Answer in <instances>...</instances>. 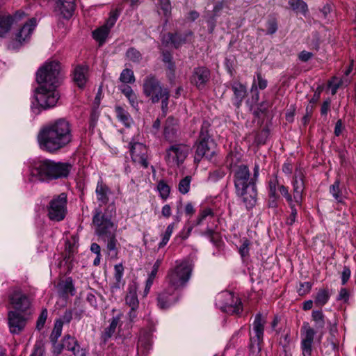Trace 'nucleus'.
I'll return each mask as SVG.
<instances>
[{"instance_id": "nucleus-24", "label": "nucleus", "mask_w": 356, "mask_h": 356, "mask_svg": "<svg viewBox=\"0 0 356 356\" xmlns=\"http://www.w3.org/2000/svg\"><path fill=\"white\" fill-rule=\"evenodd\" d=\"M175 291L168 286V289L164 290L159 294L157 302L159 308L162 309H167L177 302V298L175 294Z\"/></svg>"}, {"instance_id": "nucleus-37", "label": "nucleus", "mask_w": 356, "mask_h": 356, "mask_svg": "<svg viewBox=\"0 0 356 356\" xmlns=\"http://www.w3.org/2000/svg\"><path fill=\"white\" fill-rule=\"evenodd\" d=\"M339 186L340 181L339 180L337 179L334 184L330 186V193L332 194L335 200H337L338 202H342L343 200V195Z\"/></svg>"}, {"instance_id": "nucleus-26", "label": "nucleus", "mask_w": 356, "mask_h": 356, "mask_svg": "<svg viewBox=\"0 0 356 356\" xmlns=\"http://www.w3.org/2000/svg\"><path fill=\"white\" fill-rule=\"evenodd\" d=\"M37 25V20L35 18L30 19L26 22L24 26L21 28L19 32L16 35L17 40L22 43L28 40L31 35L32 34L35 27Z\"/></svg>"}, {"instance_id": "nucleus-16", "label": "nucleus", "mask_w": 356, "mask_h": 356, "mask_svg": "<svg viewBox=\"0 0 356 356\" xmlns=\"http://www.w3.org/2000/svg\"><path fill=\"white\" fill-rule=\"evenodd\" d=\"M266 324V318L259 313L254 316L252 323V329L254 332V337L250 338V348H257L260 350V343L263 341L264 325Z\"/></svg>"}, {"instance_id": "nucleus-7", "label": "nucleus", "mask_w": 356, "mask_h": 356, "mask_svg": "<svg viewBox=\"0 0 356 356\" xmlns=\"http://www.w3.org/2000/svg\"><path fill=\"white\" fill-rule=\"evenodd\" d=\"M56 88H51L47 86H40L35 90L34 97L37 104L33 103L32 111L38 115L41 110H46L56 106L58 99Z\"/></svg>"}, {"instance_id": "nucleus-36", "label": "nucleus", "mask_w": 356, "mask_h": 356, "mask_svg": "<svg viewBox=\"0 0 356 356\" xmlns=\"http://www.w3.org/2000/svg\"><path fill=\"white\" fill-rule=\"evenodd\" d=\"M241 156L237 152H231L226 158V165L232 171L235 168L238 167Z\"/></svg>"}, {"instance_id": "nucleus-11", "label": "nucleus", "mask_w": 356, "mask_h": 356, "mask_svg": "<svg viewBox=\"0 0 356 356\" xmlns=\"http://www.w3.org/2000/svg\"><path fill=\"white\" fill-rule=\"evenodd\" d=\"M143 89L144 94L149 97L152 103H157L162 98L167 88H163L160 82L152 75H148L143 81Z\"/></svg>"}, {"instance_id": "nucleus-33", "label": "nucleus", "mask_w": 356, "mask_h": 356, "mask_svg": "<svg viewBox=\"0 0 356 356\" xmlns=\"http://www.w3.org/2000/svg\"><path fill=\"white\" fill-rule=\"evenodd\" d=\"M312 319L314 323V327L317 330L324 328L325 325V316L321 310H314L312 313Z\"/></svg>"}, {"instance_id": "nucleus-45", "label": "nucleus", "mask_w": 356, "mask_h": 356, "mask_svg": "<svg viewBox=\"0 0 356 356\" xmlns=\"http://www.w3.org/2000/svg\"><path fill=\"white\" fill-rule=\"evenodd\" d=\"M157 189L162 199L166 200L168 197L170 188V186L164 181L161 180L158 183Z\"/></svg>"}, {"instance_id": "nucleus-46", "label": "nucleus", "mask_w": 356, "mask_h": 356, "mask_svg": "<svg viewBox=\"0 0 356 356\" xmlns=\"http://www.w3.org/2000/svg\"><path fill=\"white\" fill-rule=\"evenodd\" d=\"M150 347L151 345L149 342L145 341L140 339L137 346L138 355H145L148 350L150 349Z\"/></svg>"}, {"instance_id": "nucleus-2", "label": "nucleus", "mask_w": 356, "mask_h": 356, "mask_svg": "<svg viewBox=\"0 0 356 356\" xmlns=\"http://www.w3.org/2000/svg\"><path fill=\"white\" fill-rule=\"evenodd\" d=\"M24 177L29 182H49L67 177L72 169L69 163L56 162L50 159H31L26 164Z\"/></svg>"}, {"instance_id": "nucleus-51", "label": "nucleus", "mask_w": 356, "mask_h": 356, "mask_svg": "<svg viewBox=\"0 0 356 356\" xmlns=\"http://www.w3.org/2000/svg\"><path fill=\"white\" fill-rule=\"evenodd\" d=\"M114 277L118 283H120L124 273V267L122 264H116L114 267Z\"/></svg>"}, {"instance_id": "nucleus-47", "label": "nucleus", "mask_w": 356, "mask_h": 356, "mask_svg": "<svg viewBox=\"0 0 356 356\" xmlns=\"http://www.w3.org/2000/svg\"><path fill=\"white\" fill-rule=\"evenodd\" d=\"M48 316V311L46 308L42 309L36 323V328L40 330L43 328Z\"/></svg>"}, {"instance_id": "nucleus-17", "label": "nucleus", "mask_w": 356, "mask_h": 356, "mask_svg": "<svg viewBox=\"0 0 356 356\" xmlns=\"http://www.w3.org/2000/svg\"><path fill=\"white\" fill-rule=\"evenodd\" d=\"M216 154V145L209 138H204L197 145L195 161H200L202 158L211 160Z\"/></svg>"}, {"instance_id": "nucleus-30", "label": "nucleus", "mask_w": 356, "mask_h": 356, "mask_svg": "<svg viewBox=\"0 0 356 356\" xmlns=\"http://www.w3.org/2000/svg\"><path fill=\"white\" fill-rule=\"evenodd\" d=\"M115 112L118 119L127 127H130L134 120L130 114L120 106L115 107Z\"/></svg>"}, {"instance_id": "nucleus-48", "label": "nucleus", "mask_w": 356, "mask_h": 356, "mask_svg": "<svg viewBox=\"0 0 356 356\" xmlns=\"http://www.w3.org/2000/svg\"><path fill=\"white\" fill-rule=\"evenodd\" d=\"M169 91L164 92L163 95L162 96V98L160 99L161 100V110L163 115L165 116L168 112V99H169Z\"/></svg>"}, {"instance_id": "nucleus-12", "label": "nucleus", "mask_w": 356, "mask_h": 356, "mask_svg": "<svg viewBox=\"0 0 356 356\" xmlns=\"http://www.w3.org/2000/svg\"><path fill=\"white\" fill-rule=\"evenodd\" d=\"M190 149V147L184 143L172 145L166 149L165 161L170 166H179L184 161Z\"/></svg>"}, {"instance_id": "nucleus-14", "label": "nucleus", "mask_w": 356, "mask_h": 356, "mask_svg": "<svg viewBox=\"0 0 356 356\" xmlns=\"http://www.w3.org/2000/svg\"><path fill=\"white\" fill-rule=\"evenodd\" d=\"M28 317L17 311H9L8 313V325L12 334H19L25 330Z\"/></svg>"}, {"instance_id": "nucleus-18", "label": "nucleus", "mask_w": 356, "mask_h": 356, "mask_svg": "<svg viewBox=\"0 0 356 356\" xmlns=\"http://www.w3.org/2000/svg\"><path fill=\"white\" fill-rule=\"evenodd\" d=\"M129 148L133 162L147 168L149 165L147 147L141 143L131 142Z\"/></svg>"}, {"instance_id": "nucleus-23", "label": "nucleus", "mask_w": 356, "mask_h": 356, "mask_svg": "<svg viewBox=\"0 0 356 356\" xmlns=\"http://www.w3.org/2000/svg\"><path fill=\"white\" fill-rule=\"evenodd\" d=\"M126 305L130 307L128 314L131 321H133L137 316L136 311L139 307V301L137 296L136 289L134 286L129 288L125 297Z\"/></svg>"}, {"instance_id": "nucleus-58", "label": "nucleus", "mask_w": 356, "mask_h": 356, "mask_svg": "<svg viewBox=\"0 0 356 356\" xmlns=\"http://www.w3.org/2000/svg\"><path fill=\"white\" fill-rule=\"evenodd\" d=\"M249 245H250L249 241L248 239H245L243 241L242 245L240 247L239 252L243 257H245L248 254Z\"/></svg>"}, {"instance_id": "nucleus-4", "label": "nucleus", "mask_w": 356, "mask_h": 356, "mask_svg": "<svg viewBox=\"0 0 356 356\" xmlns=\"http://www.w3.org/2000/svg\"><path fill=\"white\" fill-rule=\"evenodd\" d=\"M95 227V234L102 241L106 243L109 256L115 258L118 254V241L116 239V227L111 220L102 213L99 208L95 209L92 218Z\"/></svg>"}, {"instance_id": "nucleus-5", "label": "nucleus", "mask_w": 356, "mask_h": 356, "mask_svg": "<svg viewBox=\"0 0 356 356\" xmlns=\"http://www.w3.org/2000/svg\"><path fill=\"white\" fill-rule=\"evenodd\" d=\"M193 264L188 260L177 261L175 266L168 273L166 280L170 287L177 290L186 286L193 271Z\"/></svg>"}, {"instance_id": "nucleus-61", "label": "nucleus", "mask_w": 356, "mask_h": 356, "mask_svg": "<svg viewBox=\"0 0 356 356\" xmlns=\"http://www.w3.org/2000/svg\"><path fill=\"white\" fill-rule=\"evenodd\" d=\"M350 277V270L348 267H344L341 273V282L345 284Z\"/></svg>"}, {"instance_id": "nucleus-34", "label": "nucleus", "mask_w": 356, "mask_h": 356, "mask_svg": "<svg viewBox=\"0 0 356 356\" xmlns=\"http://www.w3.org/2000/svg\"><path fill=\"white\" fill-rule=\"evenodd\" d=\"M289 4L291 9L297 13L305 15L307 12V5L302 0H289Z\"/></svg>"}, {"instance_id": "nucleus-3", "label": "nucleus", "mask_w": 356, "mask_h": 356, "mask_svg": "<svg viewBox=\"0 0 356 356\" xmlns=\"http://www.w3.org/2000/svg\"><path fill=\"white\" fill-rule=\"evenodd\" d=\"M236 196L246 209L253 208L257 202V190L255 180L250 177V172L246 165L241 164L232 172Z\"/></svg>"}, {"instance_id": "nucleus-6", "label": "nucleus", "mask_w": 356, "mask_h": 356, "mask_svg": "<svg viewBox=\"0 0 356 356\" xmlns=\"http://www.w3.org/2000/svg\"><path fill=\"white\" fill-rule=\"evenodd\" d=\"M60 65L57 60H47L37 71L36 81L40 86L56 88L60 79Z\"/></svg>"}, {"instance_id": "nucleus-15", "label": "nucleus", "mask_w": 356, "mask_h": 356, "mask_svg": "<svg viewBox=\"0 0 356 356\" xmlns=\"http://www.w3.org/2000/svg\"><path fill=\"white\" fill-rule=\"evenodd\" d=\"M316 332L309 323L304 322L301 330V349L303 356H312V344Z\"/></svg>"}, {"instance_id": "nucleus-56", "label": "nucleus", "mask_w": 356, "mask_h": 356, "mask_svg": "<svg viewBox=\"0 0 356 356\" xmlns=\"http://www.w3.org/2000/svg\"><path fill=\"white\" fill-rule=\"evenodd\" d=\"M277 30V24L275 19H270L267 22V33L274 34Z\"/></svg>"}, {"instance_id": "nucleus-59", "label": "nucleus", "mask_w": 356, "mask_h": 356, "mask_svg": "<svg viewBox=\"0 0 356 356\" xmlns=\"http://www.w3.org/2000/svg\"><path fill=\"white\" fill-rule=\"evenodd\" d=\"M257 79L258 82L257 87L260 90L265 89L267 87V81L262 77L261 73L258 72L257 74Z\"/></svg>"}, {"instance_id": "nucleus-49", "label": "nucleus", "mask_w": 356, "mask_h": 356, "mask_svg": "<svg viewBox=\"0 0 356 356\" xmlns=\"http://www.w3.org/2000/svg\"><path fill=\"white\" fill-rule=\"evenodd\" d=\"M159 5L163 11V15L168 17L171 11V5L169 0H159Z\"/></svg>"}, {"instance_id": "nucleus-21", "label": "nucleus", "mask_w": 356, "mask_h": 356, "mask_svg": "<svg viewBox=\"0 0 356 356\" xmlns=\"http://www.w3.org/2000/svg\"><path fill=\"white\" fill-rule=\"evenodd\" d=\"M209 78L210 71L209 69L204 67H197L194 69L191 81L197 88L202 89Z\"/></svg>"}, {"instance_id": "nucleus-32", "label": "nucleus", "mask_w": 356, "mask_h": 356, "mask_svg": "<svg viewBox=\"0 0 356 356\" xmlns=\"http://www.w3.org/2000/svg\"><path fill=\"white\" fill-rule=\"evenodd\" d=\"M120 89L128 99L130 104L134 108L138 106L137 97L131 88L127 85H122Z\"/></svg>"}, {"instance_id": "nucleus-31", "label": "nucleus", "mask_w": 356, "mask_h": 356, "mask_svg": "<svg viewBox=\"0 0 356 356\" xmlns=\"http://www.w3.org/2000/svg\"><path fill=\"white\" fill-rule=\"evenodd\" d=\"M186 41V38H183L178 34L168 33L163 36V42H165L167 44H170L175 48H178L180 45L184 44Z\"/></svg>"}, {"instance_id": "nucleus-55", "label": "nucleus", "mask_w": 356, "mask_h": 356, "mask_svg": "<svg viewBox=\"0 0 356 356\" xmlns=\"http://www.w3.org/2000/svg\"><path fill=\"white\" fill-rule=\"evenodd\" d=\"M341 85V81H337V77H333L332 79L329 82V87L331 88L332 94H336L337 90Z\"/></svg>"}, {"instance_id": "nucleus-20", "label": "nucleus", "mask_w": 356, "mask_h": 356, "mask_svg": "<svg viewBox=\"0 0 356 356\" xmlns=\"http://www.w3.org/2000/svg\"><path fill=\"white\" fill-rule=\"evenodd\" d=\"M63 348L72 352L74 355H83L82 350L76 339L70 335L64 337L62 344L54 347V352L59 354Z\"/></svg>"}, {"instance_id": "nucleus-29", "label": "nucleus", "mask_w": 356, "mask_h": 356, "mask_svg": "<svg viewBox=\"0 0 356 356\" xmlns=\"http://www.w3.org/2000/svg\"><path fill=\"white\" fill-rule=\"evenodd\" d=\"M232 88L234 94V104L237 108H238L241 106L243 98L246 96V87L239 82H234Z\"/></svg>"}, {"instance_id": "nucleus-19", "label": "nucleus", "mask_w": 356, "mask_h": 356, "mask_svg": "<svg viewBox=\"0 0 356 356\" xmlns=\"http://www.w3.org/2000/svg\"><path fill=\"white\" fill-rule=\"evenodd\" d=\"M9 301L15 311L19 312H26L31 306L30 299L19 289H13L9 295Z\"/></svg>"}, {"instance_id": "nucleus-44", "label": "nucleus", "mask_w": 356, "mask_h": 356, "mask_svg": "<svg viewBox=\"0 0 356 356\" xmlns=\"http://www.w3.org/2000/svg\"><path fill=\"white\" fill-rule=\"evenodd\" d=\"M175 224L170 223L166 228L165 233L162 236L161 241L159 244V248H161L165 246L169 241L170 236L173 232Z\"/></svg>"}, {"instance_id": "nucleus-52", "label": "nucleus", "mask_w": 356, "mask_h": 356, "mask_svg": "<svg viewBox=\"0 0 356 356\" xmlns=\"http://www.w3.org/2000/svg\"><path fill=\"white\" fill-rule=\"evenodd\" d=\"M213 211L210 208H206L202 211L197 219V225H200L208 216H212Z\"/></svg>"}, {"instance_id": "nucleus-28", "label": "nucleus", "mask_w": 356, "mask_h": 356, "mask_svg": "<svg viewBox=\"0 0 356 356\" xmlns=\"http://www.w3.org/2000/svg\"><path fill=\"white\" fill-rule=\"evenodd\" d=\"M88 68L84 66H77L73 73L74 82L79 88H83L87 81Z\"/></svg>"}, {"instance_id": "nucleus-27", "label": "nucleus", "mask_w": 356, "mask_h": 356, "mask_svg": "<svg viewBox=\"0 0 356 356\" xmlns=\"http://www.w3.org/2000/svg\"><path fill=\"white\" fill-rule=\"evenodd\" d=\"M75 6L74 0H58L56 2V9L66 19H69L72 16Z\"/></svg>"}, {"instance_id": "nucleus-50", "label": "nucleus", "mask_w": 356, "mask_h": 356, "mask_svg": "<svg viewBox=\"0 0 356 356\" xmlns=\"http://www.w3.org/2000/svg\"><path fill=\"white\" fill-rule=\"evenodd\" d=\"M177 130L174 127L166 125L164 129V136L168 140L174 139Z\"/></svg>"}, {"instance_id": "nucleus-39", "label": "nucleus", "mask_w": 356, "mask_h": 356, "mask_svg": "<svg viewBox=\"0 0 356 356\" xmlns=\"http://www.w3.org/2000/svg\"><path fill=\"white\" fill-rule=\"evenodd\" d=\"M329 298L328 291L327 289H321L316 294L314 302L317 306L322 307L327 303Z\"/></svg>"}, {"instance_id": "nucleus-42", "label": "nucleus", "mask_w": 356, "mask_h": 356, "mask_svg": "<svg viewBox=\"0 0 356 356\" xmlns=\"http://www.w3.org/2000/svg\"><path fill=\"white\" fill-rule=\"evenodd\" d=\"M126 57L129 60L136 63H139L142 60L141 54L134 47H131L127 51Z\"/></svg>"}, {"instance_id": "nucleus-40", "label": "nucleus", "mask_w": 356, "mask_h": 356, "mask_svg": "<svg viewBox=\"0 0 356 356\" xmlns=\"http://www.w3.org/2000/svg\"><path fill=\"white\" fill-rule=\"evenodd\" d=\"M191 180V176H186L179 181L178 184V191L180 193L185 195L189 192Z\"/></svg>"}, {"instance_id": "nucleus-53", "label": "nucleus", "mask_w": 356, "mask_h": 356, "mask_svg": "<svg viewBox=\"0 0 356 356\" xmlns=\"http://www.w3.org/2000/svg\"><path fill=\"white\" fill-rule=\"evenodd\" d=\"M291 210V214L286 220V223L289 225H293L297 217V209H296L294 203L289 204Z\"/></svg>"}, {"instance_id": "nucleus-41", "label": "nucleus", "mask_w": 356, "mask_h": 356, "mask_svg": "<svg viewBox=\"0 0 356 356\" xmlns=\"http://www.w3.org/2000/svg\"><path fill=\"white\" fill-rule=\"evenodd\" d=\"M120 320V316L113 317L112 318V321L110 323L109 327L105 330L104 333V338L105 340L111 337V336L115 331L116 327H117Z\"/></svg>"}, {"instance_id": "nucleus-25", "label": "nucleus", "mask_w": 356, "mask_h": 356, "mask_svg": "<svg viewBox=\"0 0 356 356\" xmlns=\"http://www.w3.org/2000/svg\"><path fill=\"white\" fill-rule=\"evenodd\" d=\"M111 191L102 179L98 181L95 189V195L99 207L106 205L109 201Z\"/></svg>"}, {"instance_id": "nucleus-60", "label": "nucleus", "mask_w": 356, "mask_h": 356, "mask_svg": "<svg viewBox=\"0 0 356 356\" xmlns=\"http://www.w3.org/2000/svg\"><path fill=\"white\" fill-rule=\"evenodd\" d=\"M349 298V293L346 289L341 288L339 291L337 300H343L344 302H346L348 300Z\"/></svg>"}, {"instance_id": "nucleus-38", "label": "nucleus", "mask_w": 356, "mask_h": 356, "mask_svg": "<svg viewBox=\"0 0 356 356\" xmlns=\"http://www.w3.org/2000/svg\"><path fill=\"white\" fill-rule=\"evenodd\" d=\"M279 181L277 175H274L269 180L268 191L270 197L277 198V188L279 189Z\"/></svg>"}, {"instance_id": "nucleus-13", "label": "nucleus", "mask_w": 356, "mask_h": 356, "mask_svg": "<svg viewBox=\"0 0 356 356\" xmlns=\"http://www.w3.org/2000/svg\"><path fill=\"white\" fill-rule=\"evenodd\" d=\"M121 11L122 8H117L115 10L112 11L106 24L95 29L92 32V36L94 39L97 41L99 44H102L105 42V40L109 33L110 29L115 24Z\"/></svg>"}, {"instance_id": "nucleus-63", "label": "nucleus", "mask_w": 356, "mask_h": 356, "mask_svg": "<svg viewBox=\"0 0 356 356\" xmlns=\"http://www.w3.org/2000/svg\"><path fill=\"white\" fill-rule=\"evenodd\" d=\"M172 58L170 55L169 54H164L163 55V61L166 63H168V67L170 70L173 71L175 69V65L171 60Z\"/></svg>"}, {"instance_id": "nucleus-1", "label": "nucleus", "mask_w": 356, "mask_h": 356, "mask_svg": "<svg viewBox=\"0 0 356 356\" xmlns=\"http://www.w3.org/2000/svg\"><path fill=\"white\" fill-rule=\"evenodd\" d=\"M37 140L42 151L50 154L57 153L72 142L71 124L64 118L51 122L40 128Z\"/></svg>"}, {"instance_id": "nucleus-54", "label": "nucleus", "mask_w": 356, "mask_h": 356, "mask_svg": "<svg viewBox=\"0 0 356 356\" xmlns=\"http://www.w3.org/2000/svg\"><path fill=\"white\" fill-rule=\"evenodd\" d=\"M161 262H162V260L161 259H157L153 267H152V269L150 272V273L149 274V276H148V278L149 280H154V278L156 277V275L157 274V272H158V270L159 268V266H161Z\"/></svg>"}, {"instance_id": "nucleus-35", "label": "nucleus", "mask_w": 356, "mask_h": 356, "mask_svg": "<svg viewBox=\"0 0 356 356\" xmlns=\"http://www.w3.org/2000/svg\"><path fill=\"white\" fill-rule=\"evenodd\" d=\"M63 322L60 320H56L54 323L53 330L50 334V341L52 343L56 344L58 339L60 337L63 330Z\"/></svg>"}, {"instance_id": "nucleus-64", "label": "nucleus", "mask_w": 356, "mask_h": 356, "mask_svg": "<svg viewBox=\"0 0 356 356\" xmlns=\"http://www.w3.org/2000/svg\"><path fill=\"white\" fill-rule=\"evenodd\" d=\"M161 213L165 218H169L171 216V208L169 204H165L162 207Z\"/></svg>"}, {"instance_id": "nucleus-22", "label": "nucleus", "mask_w": 356, "mask_h": 356, "mask_svg": "<svg viewBox=\"0 0 356 356\" xmlns=\"http://www.w3.org/2000/svg\"><path fill=\"white\" fill-rule=\"evenodd\" d=\"M25 15L23 11H17L14 16L4 15L0 17V38L8 33L14 23H16Z\"/></svg>"}, {"instance_id": "nucleus-57", "label": "nucleus", "mask_w": 356, "mask_h": 356, "mask_svg": "<svg viewBox=\"0 0 356 356\" xmlns=\"http://www.w3.org/2000/svg\"><path fill=\"white\" fill-rule=\"evenodd\" d=\"M311 288L312 284L310 282L301 283L298 289V293L301 296L305 295L310 291Z\"/></svg>"}, {"instance_id": "nucleus-10", "label": "nucleus", "mask_w": 356, "mask_h": 356, "mask_svg": "<svg viewBox=\"0 0 356 356\" xmlns=\"http://www.w3.org/2000/svg\"><path fill=\"white\" fill-rule=\"evenodd\" d=\"M48 217L54 221L63 220L67 213V195L63 193L55 196L49 202L47 207Z\"/></svg>"}, {"instance_id": "nucleus-62", "label": "nucleus", "mask_w": 356, "mask_h": 356, "mask_svg": "<svg viewBox=\"0 0 356 356\" xmlns=\"http://www.w3.org/2000/svg\"><path fill=\"white\" fill-rule=\"evenodd\" d=\"M312 56L313 54L307 51H302L298 55L299 59L303 62L308 61Z\"/></svg>"}, {"instance_id": "nucleus-8", "label": "nucleus", "mask_w": 356, "mask_h": 356, "mask_svg": "<svg viewBox=\"0 0 356 356\" xmlns=\"http://www.w3.org/2000/svg\"><path fill=\"white\" fill-rule=\"evenodd\" d=\"M216 305L222 312L232 315H239L243 309L240 298L227 291H222L216 296Z\"/></svg>"}, {"instance_id": "nucleus-43", "label": "nucleus", "mask_w": 356, "mask_h": 356, "mask_svg": "<svg viewBox=\"0 0 356 356\" xmlns=\"http://www.w3.org/2000/svg\"><path fill=\"white\" fill-rule=\"evenodd\" d=\"M120 80L124 83H132L135 81L134 72L130 69H124L121 72Z\"/></svg>"}, {"instance_id": "nucleus-9", "label": "nucleus", "mask_w": 356, "mask_h": 356, "mask_svg": "<svg viewBox=\"0 0 356 356\" xmlns=\"http://www.w3.org/2000/svg\"><path fill=\"white\" fill-rule=\"evenodd\" d=\"M292 185L293 193V196L289 193L288 188L284 185L279 186L278 190L280 191V193L285 197L289 204L296 203L298 205L300 206L302 199V194L305 188L303 174L300 170H296L293 180L292 181Z\"/></svg>"}]
</instances>
